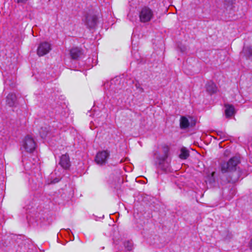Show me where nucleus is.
I'll return each mask as SVG.
<instances>
[{"label": "nucleus", "mask_w": 252, "mask_h": 252, "mask_svg": "<svg viewBox=\"0 0 252 252\" xmlns=\"http://www.w3.org/2000/svg\"><path fill=\"white\" fill-rule=\"evenodd\" d=\"M168 150L165 148L163 150V154H161L158 152L155 154V158L157 159V161L158 163L160 168L164 171L168 170L169 163L167 161L168 157Z\"/></svg>", "instance_id": "1"}, {"label": "nucleus", "mask_w": 252, "mask_h": 252, "mask_svg": "<svg viewBox=\"0 0 252 252\" xmlns=\"http://www.w3.org/2000/svg\"><path fill=\"white\" fill-rule=\"evenodd\" d=\"M239 163V158L234 157L231 158L227 162H223L221 164V169L223 173L232 171L236 169V167Z\"/></svg>", "instance_id": "2"}, {"label": "nucleus", "mask_w": 252, "mask_h": 252, "mask_svg": "<svg viewBox=\"0 0 252 252\" xmlns=\"http://www.w3.org/2000/svg\"><path fill=\"white\" fill-rule=\"evenodd\" d=\"M153 17L154 12L153 10L148 7L142 8L139 13V19L142 23H146L150 21Z\"/></svg>", "instance_id": "3"}, {"label": "nucleus", "mask_w": 252, "mask_h": 252, "mask_svg": "<svg viewBox=\"0 0 252 252\" xmlns=\"http://www.w3.org/2000/svg\"><path fill=\"white\" fill-rule=\"evenodd\" d=\"M52 46L50 42L43 41L40 42L37 48V54L42 57L48 54L52 50Z\"/></svg>", "instance_id": "4"}, {"label": "nucleus", "mask_w": 252, "mask_h": 252, "mask_svg": "<svg viewBox=\"0 0 252 252\" xmlns=\"http://www.w3.org/2000/svg\"><path fill=\"white\" fill-rule=\"evenodd\" d=\"M22 147L26 152L31 153L35 149L36 143L33 139L28 135L25 138L23 142Z\"/></svg>", "instance_id": "5"}, {"label": "nucleus", "mask_w": 252, "mask_h": 252, "mask_svg": "<svg viewBox=\"0 0 252 252\" xmlns=\"http://www.w3.org/2000/svg\"><path fill=\"white\" fill-rule=\"evenodd\" d=\"M110 153L108 150H103L98 152L95 156V161L97 164L104 165L109 157Z\"/></svg>", "instance_id": "6"}, {"label": "nucleus", "mask_w": 252, "mask_h": 252, "mask_svg": "<svg viewBox=\"0 0 252 252\" xmlns=\"http://www.w3.org/2000/svg\"><path fill=\"white\" fill-rule=\"evenodd\" d=\"M83 21L88 27L93 28L96 23V17L94 14L88 13L83 19Z\"/></svg>", "instance_id": "7"}, {"label": "nucleus", "mask_w": 252, "mask_h": 252, "mask_svg": "<svg viewBox=\"0 0 252 252\" xmlns=\"http://www.w3.org/2000/svg\"><path fill=\"white\" fill-rule=\"evenodd\" d=\"M59 164L65 169H67L69 168L70 166V161L69 156L67 154H65L64 155H63L61 157Z\"/></svg>", "instance_id": "8"}, {"label": "nucleus", "mask_w": 252, "mask_h": 252, "mask_svg": "<svg viewBox=\"0 0 252 252\" xmlns=\"http://www.w3.org/2000/svg\"><path fill=\"white\" fill-rule=\"evenodd\" d=\"M189 119L185 116H182L180 120V126L181 129H186L189 127Z\"/></svg>", "instance_id": "9"}, {"label": "nucleus", "mask_w": 252, "mask_h": 252, "mask_svg": "<svg viewBox=\"0 0 252 252\" xmlns=\"http://www.w3.org/2000/svg\"><path fill=\"white\" fill-rule=\"evenodd\" d=\"M16 100V95L14 94H9L6 97V103L10 106H14Z\"/></svg>", "instance_id": "10"}, {"label": "nucleus", "mask_w": 252, "mask_h": 252, "mask_svg": "<svg viewBox=\"0 0 252 252\" xmlns=\"http://www.w3.org/2000/svg\"><path fill=\"white\" fill-rule=\"evenodd\" d=\"M225 114L227 117H231L234 113V108L231 105H225Z\"/></svg>", "instance_id": "11"}, {"label": "nucleus", "mask_w": 252, "mask_h": 252, "mask_svg": "<svg viewBox=\"0 0 252 252\" xmlns=\"http://www.w3.org/2000/svg\"><path fill=\"white\" fill-rule=\"evenodd\" d=\"M70 56L73 59H77L81 55V52L78 48H73L70 52Z\"/></svg>", "instance_id": "12"}, {"label": "nucleus", "mask_w": 252, "mask_h": 252, "mask_svg": "<svg viewBox=\"0 0 252 252\" xmlns=\"http://www.w3.org/2000/svg\"><path fill=\"white\" fill-rule=\"evenodd\" d=\"M207 91L210 93H214L217 91V88L213 82H209L206 84Z\"/></svg>", "instance_id": "13"}, {"label": "nucleus", "mask_w": 252, "mask_h": 252, "mask_svg": "<svg viewBox=\"0 0 252 252\" xmlns=\"http://www.w3.org/2000/svg\"><path fill=\"white\" fill-rule=\"evenodd\" d=\"M242 53L247 57L252 56V47L251 46H245L243 48Z\"/></svg>", "instance_id": "14"}, {"label": "nucleus", "mask_w": 252, "mask_h": 252, "mask_svg": "<svg viewBox=\"0 0 252 252\" xmlns=\"http://www.w3.org/2000/svg\"><path fill=\"white\" fill-rule=\"evenodd\" d=\"M189 156V151L184 148H182L181 150V154H180L179 156L180 158L183 159H187Z\"/></svg>", "instance_id": "15"}, {"label": "nucleus", "mask_w": 252, "mask_h": 252, "mask_svg": "<svg viewBox=\"0 0 252 252\" xmlns=\"http://www.w3.org/2000/svg\"><path fill=\"white\" fill-rule=\"evenodd\" d=\"M125 246L126 248H127V250L130 251L132 250V244L130 242H127L125 244Z\"/></svg>", "instance_id": "16"}, {"label": "nucleus", "mask_w": 252, "mask_h": 252, "mask_svg": "<svg viewBox=\"0 0 252 252\" xmlns=\"http://www.w3.org/2000/svg\"><path fill=\"white\" fill-rule=\"evenodd\" d=\"M40 134L42 138L45 137L46 136L47 132H44L42 131H40Z\"/></svg>", "instance_id": "17"}, {"label": "nucleus", "mask_w": 252, "mask_h": 252, "mask_svg": "<svg viewBox=\"0 0 252 252\" xmlns=\"http://www.w3.org/2000/svg\"><path fill=\"white\" fill-rule=\"evenodd\" d=\"M249 246L251 249H252V239L251 240L249 243Z\"/></svg>", "instance_id": "18"}]
</instances>
